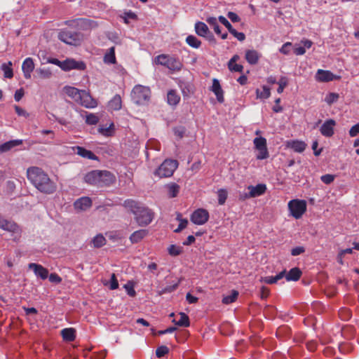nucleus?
<instances>
[{"label": "nucleus", "mask_w": 359, "mask_h": 359, "mask_svg": "<svg viewBox=\"0 0 359 359\" xmlns=\"http://www.w3.org/2000/svg\"><path fill=\"white\" fill-rule=\"evenodd\" d=\"M28 180L40 192L45 194H52L57 189L56 183L41 168L31 167L27 170Z\"/></svg>", "instance_id": "obj_1"}, {"label": "nucleus", "mask_w": 359, "mask_h": 359, "mask_svg": "<svg viewBox=\"0 0 359 359\" xmlns=\"http://www.w3.org/2000/svg\"><path fill=\"white\" fill-rule=\"evenodd\" d=\"M123 205L135 215V219L140 226L149 225L154 217V212L151 209L133 199L126 200Z\"/></svg>", "instance_id": "obj_2"}, {"label": "nucleus", "mask_w": 359, "mask_h": 359, "mask_svg": "<svg viewBox=\"0 0 359 359\" xmlns=\"http://www.w3.org/2000/svg\"><path fill=\"white\" fill-rule=\"evenodd\" d=\"M155 60L156 64L167 67L172 72L180 71L183 67L179 58L165 54L158 55Z\"/></svg>", "instance_id": "obj_3"}, {"label": "nucleus", "mask_w": 359, "mask_h": 359, "mask_svg": "<svg viewBox=\"0 0 359 359\" xmlns=\"http://www.w3.org/2000/svg\"><path fill=\"white\" fill-rule=\"evenodd\" d=\"M178 161L173 159H165L154 172V175L159 178L171 177L178 167Z\"/></svg>", "instance_id": "obj_4"}, {"label": "nucleus", "mask_w": 359, "mask_h": 359, "mask_svg": "<svg viewBox=\"0 0 359 359\" xmlns=\"http://www.w3.org/2000/svg\"><path fill=\"white\" fill-rule=\"evenodd\" d=\"M151 96L149 88L141 85L135 86L131 93L133 101L137 104H147Z\"/></svg>", "instance_id": "obj_5"}, {"label": "nucleus", "mask_w": 359, "mask_h": 359, "mask_svg": "<svg viewBox=\"0 0 359 359\" xmlns=\"http://www.w3.org/2000/svg\"><path fill=\"white\" fill-rule=\"evenodd\" d=\"M58 39L67 44L78 46L81 42L83 36L79 32L61 30L58 34Z\"/></svg>", "instance_id": "obj_6"}, {"label": "nucleus", "mask_w": 359, "mask_h": 359, "mask_svg": "<svg viewBox=\"0 0 359 359\" xmlns=\"http://www.w3.org/2000/svg\"><path fill=\"white\" fill-rule=\"evenodd\" d=\"M287 205L291 215L295 219L301 218L306 211V202L304 200H291Z\"/></svg>", "instance_id": "obj_7"}, {"label": "nucleus", "mask_w": 359, "mask_h": 359, "mask_svg": "<svg viewBox=\"0 0 359 359\" xmlns=\"http://www.w3.org/2000/svg\"><path fill=\"white\" fill-rule=\"evenodd\" d=\"M209 217V212L207 210L198 208L191 215L190 219L191 222L196 225H203L208 221Z\"/></svg>", "instance_id": "obj_8"}, {"label": "nucleus", "mask_w": 359, "mask_h": 359, "mask_svg": "<svg viewBox=\"0 0 359 359\" xmlns=\"http://www.w3.org/2000/svg\"><path fill=\"white\" fill-rule=\"evenodd\" d=\"M65 24L68 26L75 27L81 29H88L96 25L93 20L87 18H77L67 20Z\"/></svg>", "instance_id": "obj_9"}, {"label": "nucleus", "mask_w": 359, "mask_h": 359, "mask_svg": "<svg viewBox=\"0 0 359 359\" xmlns=\"http://www.w3.org/2000/svg\"><path fill=\"white\" fill-rule=\"evenodd\" d=\"M86 65L83 61H77L73 58H67L64 60V71H69L72 69L84 70Z\"/></svg>", "instance_id": "obj_10"}, {"label": "nucleus", "mask_w": 359, "mask_h": 359, "mask_svg": "<svg viewBox=\"0 0 359 359\" xmlns=\"http://www.w3.org/2000/svg\"><path fill=\"white\" fill-rule=\"evenodd\" d=\"M115 181L114 175L109 171L100 170L98 187H108Z\"/></svg>", "instance_id": "obj_11"}, {"label": "nucleus", "mask_w": 359, "mask_h": 359, "mask_svg": "<svg viewBox=\"0 0 359 359\" xmlns=\"http://www.w3.org/2000/svg\"><path fill=\"white\" fill-rule=\"evenodd\" d=\"M336 125L334 120L330 118L326 120L320 128V133L326 137H330L334 135V127Z\"/></svg>", "instance_id": "obj_12"}, {"label": "nucleus", "mask_w": 359, "mask_h": 359, "mask_svg": "<svg viewBox=\"0 0 359 359\" xmlns=\"http://www.w3.org/2000/svg\"><path fill=\"white\" fill-rule=\"evenodd\" d=\"M71 149L74 154L80 156L83 158L90 159V160H97V156L93 153L91 151L85 149L84 147L80 146H76L71 147Z\"/></svg>", "instance_id": "obj_13"}, {"label": "nucleus", "mask_w": 359, "mask_h": 359, "mask_svg": "<svg viewBox=\"0 0 359 359\" xmlns=\"http://www.w3.org/2000/svg\"><path fill=\"white\" fill-rule=\"evenodd\" d=\"M77 103H79L86 108H94L97 106V103L89 93L83 90L81 95V100H79Z\"/></svg>", "instance_id": "obj_14"}, {"label": "nucleus", "mask_w": 359, "mask_h": 359, "mask_svg": "<svg viewBox=\"0 0 359 359\" xmlns=\"http://www.w3.org/2000/svg\"><path fill=\"white\" fill-rule=\"evenodd\" d=\"M337 78L339 76H335L331 72L323 69H318L316 74V79L320 82H328Z\"/></svg>", "instance_id": "obj_15"}, {"label": "nucleus", "mask_w": 359, "mask_h": 359, "mask_svg": "<svg viewBox=\"0 0 359 359\" xmlns=\"http://www.w3.org/2000/svg\"><path fill=\"white\" fill-rule=\"evenodd\" d=\"M29 269L34 271L35 275L40 277L41 279L45 280L48 276V271L43 266L35 263H31L29 264Z\"/></svg>", "instance_id": "obj_16"}, {"label": "nucleus", "mask_w": 359, "mask_h": 359, "mask_svg": "<svg viewBox=\"0 0 359 359\" xmlns=\"http://www.w3.org/2000/svg\"><path fill=\"white\" fill-rule=\"evenodd\" d=\"M62 91L69 97L73 99L75 102L81 100V95L83 90H80L78 88L72 86H66L63 88Z\"/></svg>", "instance_id": "obj_17"}, {"label": "nucleus", "mask_w": 359, "mask_h": 359, "mask_svg": "<svg viewBox=\"0 0 359 359\" xmlns=\"http://www.w3.org/2000/svg\"><path fill=\"white\" fill-rule=\"evenodd\" d=\"M249 196L255 198L263 195L266 191V186L264 184H259L256 186L250 185L248 187Z\"/></svg>", "instance_id": "obj_18"}, {"label": "nucleus", "mask_w": 359, "mask_h": 359, "mask_svg": "<svg viewBox=\"0 0 359 359\" xmlns=\"http://www.w3.org/2000/svg\"><path fill=\"white\" fill-rule=\"evenodd\" d=\"M74 205L76 210H86V209L91 207L92 201L89 197H81L74 202Z\"/></svg>", "instance_id": "obj_19"}, {"label": "nucleus", "mask_w": 359, "mask_h": 359, "mask_svg": "<svg viewBox=\"0 0 359 359\" xmlns=\"http://www.w3.org/2000/svg\"><path fill=\"white\" fill-rule=\"evenodd\" d=\"M100 170H93L84 176V181L88 184L97 186L99 184Z\"/></svg>", "instance_id": "obj_20"}, {"label": "nucleus", "mask_w": 359, "mask_h": 359, "mask_svg": "<svg viewBox=\"0 0 359 359\" xmlns=\"http://www.w3.org/2000/svg\"><path fill=\"white\" fill-rule=\"evenodd\" d=\"M211 90L216 95L217 100L219 102L222 103L224 100L223 90L220 86L219 81L217 79H214L212 81V86L211 88Z\"/></svg>", "instance_id": "obj_21"}, {"label": "nucleus", "mask_w": 359, "mask_h": 359, "mask_svg": "<svg viewBox=\"0 0 359 359\" xmlns=\"http://www.w3.org/2000/svg\"><path fill=\"white\" fill-rule=\"evenodd\" d=\"M17 225L15 222L5 219L3 216L0 215V228L11 232H15L17 229Z\"/></svg>", "instance_id": "obj_22"}, {"label": "nucleus", "mask_w": 359, "mask_h": 359, "mask_svg": "<svg viewBox=\"0 0 359 359\" xmlns=\"http://www.w3.org/2000/svg\"><path fill=\"white\" fill-rule=\"evenodd\" d=\"M148 234V230L147 229H140L133 232L129 239L130 242L133 243H137L140 242L144 237H146Z\"/></svg>", "instance_id": "obj_23"}, {"label": "nucleus", "mask_w": 359, "mask_h": 359, "mask_svg": "<svg viewBox=\"0 0 359 359\" xmlns=\"http://www.w3.org/2000/svg\"><path fill=\"white\" fill-rule=\"evenodd\" d=\"M302 273L299 268L294 267L291 269L288 273L285 271V277L287 281H297L300 278Z\"/></svg>", "instance_id": "obj_24"}, {"label": "nucleus", "mask_w": 359, "mask_h": 359, "mask_svg": "<svg viewBox=\"0 0 359 359\" xmlns=\"http://www.w3.org/2000/svg\"><path fill=\"white\" fill-rule=\"evenodd\" d=\"M285 276V269L276 275L275 276H266L262 277L260 279L261 282H264L266 284H274L276 283L278 280L283 279Z\"/></svg>", "instance_id": "obj_25"}, {"label": "nucleus", "mask_w": 359, "mask_h": 359, "mask_svg": "<svg viewBox=\"0 0 359 359\" xmlns=\"http://www.w3.org/2000/svg\"><path fill=\"white\" fill-rule=\"evenodd\" d=\"M22 144V140H14L6 142L0 145V153L6 152L13 147L21 145Z\"/></svg>", "instance_id": "obj_26"}, {"label": "nucleus", "mask_w": 359, "mask_h": 359, "mask_svg": "<svg viewBox=\"0 0 359 359\" xmlns=\"http://www.w3.org/2000/svg\"><path fill=\"white\" fill-rule=\"evenodd\" d=\"M259 55L255 50H248L245 52V60L250 65H255L258 62Z\"/></svg>", "instance_id": "obj_27"}, {"label": "nucleus", "mask_w": 359, "mask_h": 359, "mask_svg": "<svg viewBox=\"0 0 359 359\" xmlns=\"http://www.w3.org/2000/svg\"><path fill=\"white\" fill-rule=\"evenodd\" d=\"M108 107L110 109L114 111H118L122 107V100L119 95H115L112 99L109 102Z\"/></svg>", "instance_id": "obj_28"}, {"label": "nucleus", "mask_w": 359, "mask_h": 359, "mask_svg": "<svg viewBox=\"0 0 359 359\" xmlns=\"http://www.w3.org/2000/svg\"><path fill=\"white\" fill-rule=\"evenodd\" d=\"M61 335L66 341H73L76 338V331L74 328H65L61 331Z\"/></svg>", "instance_id": "obj_29"}, {"label": "nucleus", "mask_w": 359, "mask_h": 359, "mask_svg": "<svg viewBox=\"0 0 359 359\" xmlns=\"http://www.w3.org/2000/svg\"><path fill=\"white\" fill-rule=\"evenodd\" d=\"M165 187L168 191V195L170 198H175L177 196L180 190V187L175 182H170L167 184Z\"/></svg>", "instance_id": "obj_30"}, {"label": "nucleus", "mask_w": 359, "mask_h": 359, "mask_svg": "<svg viewBox=\"0 0 359 359\" xmlns=\"http://www.w3.org/2000/svg\"><path fill=\"white\" fill-rule=\"evenodd\" d=\"M195 31L198 36L203 37L207 36L210 32L208 26L203 22H197L195 24Z\"/></svg>", "instance_id": "obj_31"}, {"label": "nucleus", "mask_w": 359, "mask_h": 359, "mask_svg": "<svg viewBox=\"0 0 359 359\" xmlns=\"http://www.w3.org/2000/svg\"><path fill=\"white\" fill-rule=\"evenodd\" d=\"M167 100L170 105L176 106L180 101V97L176 90H170L167 94Z\"/></svg>", "instance_id": "obj_32"}, {"label": "nucleus", "mask_w": 359, "mask_h": 359, "mask_svg": "<svg viewBox=\"0 0 359 359\" xmlns=\"http://www.w3.org/2000/svg\"><path fill=\"white\" fill-rule=\"evenodd\" d=\"M34 65L30 57H27L24 60V76L27 79L31 77L30 72L33 71Z\"/></svg>", "instance_id": "obj_33"}, {"label": "nucleus", "mask_w": 359, "mask_h": 359, "mask_svg": "<svg viewBox=\"0 0 359 359\" xmlns=\"http://www.w3.org/2000/svg\"><path fill=\"white\" fill-rule=\"evenodd\" d=\"M104 62L107 64H115L116 62L115 57V48L111 47L108 52L104 56Z\"/></svg>", "instance_id": "obj_34"}, {"label": "nucleus", "mask_w": 359, "mask_h": 359, "mask_svg": "<svg viewBox=\"0 0 359 359\" xmlns=\"http://www.w3.org/2000/svg\"><path fill=\"white\" fill-rule=\"evenodd\" d=\"M11 67V62H8V63H3L1 65V69L3 71L4 76L5 78L11 79L13 76V72Z\"/></svg>", "instance_id": "obj_35"}, {"label": "nucleus", "mask_w": 359, "mask_h": 359, "mask_svg": "<svg viewBox=\"0 0 359 359\" xmlns=\"http://www.w3.org/2000/svg\"><path fill=\"white\" fill-rule=\"evenodd\" d=\"M290 147L296 152L302 153L306 147V144L304 142L295 140L292 141Z\"/></svg>", "instance_id": "obj_36"}, {"label": "nucleus", "mask_w": 359, "mask_h": 359, "mask_svg": "<svg viewBox=\"0 0 359 359\" xmlns=\"http://www.w3.org/2000/svg\"><path fill=\"white\" fill-rule=\"evenodd\" d=\"M180 318L179 320H172V322L180 327H189L190 325L189 316L184 313H180Z\"/></svg>", "instance_id": "obj_37"}, {"label": "nucleus", "mask_w": 359, "mask_h": 359, "mask_svg": "<svg viewBox=\"0 0 359 359\" xmlns=\"http://www.w3.org/2000/svg\"><path fill=\"white\" fill-rule=\"evenodd\" d=\"M238 297V292L237 290H233L231 292V294L225 296L222 298V303L224 304H230L234 302Z\"/></svg>", "instance_id": "obj_38"}, {"label": "nucleus", "mask_w": 359, "mask_h": 359, "mask_svg": "<svg viewBox=\"0 0 359 359\" xmlns=\"http://www.w3.org/2000/svg\"><path fill=\"white\" fill-rule=\"evenodd\" d=\"M186 42L189 46L194 48H198L201 45V41L194 35H189L186 38Z\"/></svg>", "instance_id": "obj_39"}, {"label": "nucleus", "mask_w": 359, "mask_h": 359, "mask_svg": "<svg viewBox=\"0 0 359 359\" xmlns=\"http://www.w3.org/2000/svg\"><path fill=\"white\" fill-rule=\"evenodd\" d=\"M92 243L94 248H99L105 245L106 239L102 234H97L92 240Z\"/></svg>", "instance_id": "obj_40"}, {"label": "nucleus", "mask_w": 359, "mask_h": 359, "mask_svg": "<svg viewBox=\"0 0 359 359\" xmlns=\"http://www.w3.org/2000/svg\"><path fill=\"white\" fill-rule=\"evenodd\" d=\"M207 22L212 27L215 32L217 34H221V27H219V25H218V22H217V20L216 18L215 17H210L208 18L207 20H206Z\"/></svg>", "instance_id": "obj_41"}, {"label": "nucleus", "mask_w": 359, "mask_h": 359, "mask_svg": "<svg viewBox=\"0 0 359 359\" xmlns=\"http://www.w3.org/2000/svg\"><path fill=\"white\" fill-rule=\"evenodd\" d=\"M253 143L257 150L267 147L266 140L263 137H255L253 140Z\"/></svg>", "instance_id": "obj_42"}, {"label": "nucleus", "mask_w": 359, "mask_h": 359, "mask_svg": "<svg viewBox=\"0 0 359 359\" xmlns=\"http://www.w3.org/2000/svg\"><path fill=\"white\" fill-rule=\"evenodd\" d=\"M257 97L260 99H266L270 97V88L266 86H263L262 91H260L259 89L256 90Z\"/></svg>", "instance_id": "obj_43"}, {"label": "nucleus", "mask_w": 359, "mask_h": 359, "mask_svg": "<svg viewBox=\"0 0 359 359\" xmlns=\"http://www.w3.org/2000/svg\"><path fill=\"white\" fill-rule=\"evenodd\" d=\"M36 73L41 79H50L52 75L50 70L45 68L36 69Z\"/></svg>", "instance_id": "obj_44"}, {"label": "nucleus", "mask_w": 359, "mask_h": 359, "mask_svg": "<svg viewBox=\"0 0 359 359\" xmlns=\"http://www.w3.org/2000/svg\"><path fill=\"white\" fill-rule=\"evenodd\" d=\"M218 203L219 205H224L228 196V193L226 189H220L217 191Z\"/></svg>", "instance_id": "obj_45"}, {"label": "nucleus", "mask_w": 359, "mask_h": 359, "mask_svg": "<svg viewBox=\"0 0 359 359\" xmlns=\"http://www.w3.org/2000/svg\"><path fill=\"white\" fill-rule=\"evenodd\" d=\"M339 97V94L336 93H330L325 97V101L327 104L331 105L333 103L336 102L338 100Z\"/></svg>", "instance_id": "obj_46"}, {"label": "nucleus", "mask_w": 359, "mask_h": 359, "mask_svg": "<svg viewBox=\"0 0 359 359\" xmlns=\"http://www.w3.org/2000/svg\"><path fill=\"white\" fill-rule=\"evenodd\" d=\"M168 251L170 255L177 256L182 252V248L175 245H170L168 248Z\"/></svg>", "instance_id": "obj_47"}, {"label": "nucleus", "mask_w": 359, "mask_h": 359, "mask_svg": "<svg viewBox=\"0 0 359 359\" xmlns=\"http://www.w3.org/2000/svg\"><path fill=\"white\" fill-rule=\"evenodd\" d=\"M99 121V118L94 114H88L86 116V123L88 125H96Z\"/></svg>", "instance_id": "obj_48"}, {"label": "nucleus", "mask_w": 359, "mask_h": 359, "mask_svg": "<svg viewBox=\"0 0 359 359\" xmlns=\"http://www.w3.org/2000/svg\"><path fill=\"white\" fill-rule=\"evenodd\" d=\"M181 215L178 214L177 219L180 221V224L178 227L175 230V232L179 233L184 229H185L188 224V220L187 219H181Z\"/></svg>", "instance_id": "obj_49"}, {"label": "nucleus", "mask_w": 359, "mask_h": 359, "mask_svg": "<svg viewBox=\"0 0 359 359\" xmlns=\"http://www.w3.org/2000/svg\"><path fill=\"white\" fill-rule=\"evenodd\" d=\"M288 81L287 77L282 76L278 82V88L277 89V92L278 93H282L283 92L284 88L287 86Z\"/></svg>", "instance_id": "obj_50"}, {"label": "nucleus", "mask_w": 359, "mask_h": 359, "mask_svg": "<svg viewBox=\"0 0 359 359\" xmlns=\"http://www.w3.org/2000/svg\"><path fill=\"white\" fill-rule=\"evenodd\" d=\"M258 151V154L256 156L257 159L258 160H264L266 159L269 156V154L267 149V147L260 149Z\"/></svg>", "instance_id": "obj_51"}, {"label": "nucleus", "mask_w": 359, "mask_h": 359, "mask_svg": "<svg viewBox=\"0 0 359 359\" xmlns=\"http://www.w3.org/2000/svg\"><path fill=\"white\" fill-rule=\"evenodd\" d=\"M169 352V348L166 346H158L156 350V355L158 358H161Z\"/></svg>", "instance_id": "obj_52"}, {"label": "nucleus", "mask_w": 359, "mask_h": 359, "mask_svg": "<svg viewBox=\"0 0 359 359\" xmlns=\"http://www.w3.org/2000/svg\"><path fill=\"white\" fill-rule=\"evenodd\" d=\"M228 68L231 72H242L243 67L241 65L235 63H228Z\"/></svg>", "instance_id": "obj_53"}, {"label": "nucleus", "mask_w": 359, "mask_h": 359, "mask_svg": "<svg viewBox=\"0 0 359 359\" xmlns=\"http://www.w3.org/2000/svg\"><path fill=\"white\" fill-rule=\"evenodd\" d=\"M292 43L286 42L280 48V52L283 55H288L291 51Z\"/></svg>", "instance_id": "obj_54"}, {"label": "nucleus", "mask_w": 359, "mask_h": 359, "mask_svg": "<svg viewBox=\"0 0 359 359\" xmlns=\"http://www.w3.org/2000/svg\"><path fill=\"white\" fill-rule=\"evenodd\" d=\"M124 288L126 289L127 294L130 297H135L136 294V292L134 289L133 285L130 283H128L127 284L124 285Z\"/></svg>", "instance_id": "obj_55"}, {"label": "nucleus", "mask_w": 359, "mask_h": 359, "mask_svg": "<svg viewBox=\"0 0 359 359\" xmlns=\"http://www.w3.org/2000/svg\"><path fill=\"white\" fill-rule=\"evenodd\" d=\"M173 132H174L175 135H176L177 137H178L180 138H182V137H183V136L186 132V129L183 126H178V127H175L173 129Z\"/></svg>", "instance_id": "obj_56"}, {"label": "nucleus", "mask_w": 359, "mask_h": 359, "mask_svg": "<svg viewBox=\"0 0 359 359\" xmlns=\"http://www.w3.org/2000/svg\"><path fill=\"white\" fill-rule=\"evenodd\" d=\"M229 32L240 41H243L245 39L244 33L238 32L234 28H233Z\"/></svg>", "instance_id": "obj_57"}, {"label": "nucleus", "mask_w": 359, "mask_h": 359, "mask_svg": "<svg viewBox=\"0 0 359 359\" xmlns=\"http://www.w3.org/2000/svg\"><path fill=\"white\" fill-rule=\"evenodd\" d=\"M118 287V283L115 273H112L110 280V290H116Z\"/></svg>", "instance_id": "obj_58"}, {"label": "nucleus", "mask_w": 359, "mask_h": 359, "mask_svg": "<svg viewBox=\"0 0 359 359\" xmlns=\"http://www.w3.org/2000/svg\"><path fill=\"white\" fill-rule=\"evenodd\" d=\"M320 179L323 183H325L326 184H329L334 181V176L332 175H330V174H326V175L321 176Z\"/></svg>", "instance_id": "obj_59"}, {"label": "nucleus", "mask_w": 359, "mask_h": 359, "mask_svg": "<svg viewBox=\"0 0 359 359\" xmlns=\"http://www.w3.org/2000/svg\"><path fill=\"white\" fill-rule=\"evenodd\" d=\"M132 19L135 20L137 19V15L134 13L133 12L129 11L124 13L123 20L124 22L126 24L129 23L128 20Z\"/></svg>", "instance_id": "obj_60"}, {"label": "nucleus", "mask_w": 359, "mask_h": 359, "mask_svg": "<svg viewBox=\"0 0 359 359\" xmlns=\"http://www.w3.org/2000/svg\"><path fill=\"white\" fill-rule=\"evenodd\" d=\"M218 19L219 21L227 28L229 32H230L233 28L225 17L220 15Z\"/></svg>", "instance_id": "obj_61"}, {"label": "nucleus", "mask_w": 359, "mask_h": 359, "mask_svg": "<svg viewBox=\"0 0 359 359\" xmlns=\"http://www.w3.org/2000/svg\"><path fill=\"white\" fill-rule=\"evenodd\" d=\"M348 134L351 137L357 136L359 134V123L353 126L349 130Z\"/></svg>", "instance_id": "obj_62"}, {"label": "nucleus", "mask_w": 359, "mask_h": 359, "mask_svg": "<svg viewBox=\"0 0 359 359\" xmlns=\"http://www.w3.org/2000/svg\"><path fill=\"white\" fill-rule=\"evenodd\" d=\"M339 315L341 316V318L344 320H347L351 318V312L349 310L346 309H341L339 311Z\"/></svg>", "instance_id": "obj_63"}, {"label": "nucleus", "mask_w": 359, "mask_h": 359, "mask_svg": "<svg viewBox=\"0 0 359 359\" xmlns=\"http://www.w3.org/2000/svg\"><path fill=\"white\" fill-rule=\"evenodd\" d=\"M48 278L51 283H60L62 281V278L55 273H50Z\"/></svg>", "instance_id": "obj_64"}]
</instances>
